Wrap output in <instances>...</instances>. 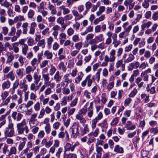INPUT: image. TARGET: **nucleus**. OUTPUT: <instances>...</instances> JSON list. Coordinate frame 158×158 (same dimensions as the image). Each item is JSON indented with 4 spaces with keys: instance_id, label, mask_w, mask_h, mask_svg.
I'll return each mask as SVG.
<instances>
[{
    "instance_id": "obj_22",
    "label": "nucleus",
    "mask_w": 158,
    "mask_h": 158,
    "mask_svg": "<svg viewBox=\"0 0 158 158\" xmlns=\"http://www.w3.org/2000/svg\"><path fill=\"white\" fill-rule=\"evenodd\" d=\"M84 74L82 72H80L78 74V76L77 77L74 79L75 83L76 84L79 83L80 81L81 80Z\"/></svg>"
},
{
    "instance_id": "obj_57",
    "label": "nucleus",
    "mask_w": 158,
    "mask_h": 158,
    "mask_svg": "<svg viewBox=\"0 0 158 158\" xmlns=\"http://www.w3.org/2000/svg\"><path fill=\"white\" fill-rule=\"evenodd\" d=\"M56 69L55 67L52 65L50 68L49 69V74L50 75L52 76L56 72Z\"/></svg>"
},
{
    "instance_id": "obj_27",
    "label": "nucleus",
    "mask_w": 158,
    "mask_h": 158,
    "mask_svg": "<svg viewBox=\"0 0 158 158\" xmlns=\"http://www.w3.org/2000/svg\"><path fill=\"white\" fill-rule=\"evenodd\" d=\"M17 152V149L15 146L11 147L10 149L7 156L10 157L12 154H16Z\"/></svg>"
},
{
    "instance_id": "obj_53",
    "label": "nucleus",
    "mask_w": 158,
    "mask_h": 158,
    "mask_svg": "<svg viewBox=\"0 0 158 158\" xmlns=\"http://www.w3.org/2000/svg\"><path fill=\"white\" fill-rule=\"evenodd\" d=\"M137 92L138 91L137 89L135 88H134L132 91H131L129 95V96L131 98H133L136 95Z\"/></svg>"
},
{
    "instance_id": "obj_9",
    "label": "nucleus",
    "mask_w": 158,
    "mask_h": 158,
    "mask_svg": "<svg viewBox=\"0 0 158 158\" xmlns=\"http://www.w3.org/2000/svg\"><path fill=\"white\" fill-rule=\"evenodd\" d=\"M83 56L80 54H78L76 58L75 61L76 62V64L77 66H81L83 64Z\"/></svg>"
},
{
    "instance_id": "obj_5",
    "label": "nucleus",
    "mask_w": 158,
    "mask_h": 158,
    "mask_svg": "<svg viewBox=\"0 0 158 158\" xmlns=\"http://www.w3.org/2000/svg\"><path fill=\"white\" fill-rule=\"evenodd\" d=\"M49 76V74L47 73L45 74L42 75V77L44 79V84L49 85L51 87H52L55 83L53 82H51V81H49L50 78Z\"/></svg>"
},
{
    "instance_id": "obj_59",
    "label": "nucleus",
    "mask_w": 158,
    "mask_h": 158,
    "mask_svg": "<svg viewBox=\"0 0 158 158\" xmlns=\"http://www.w3.org/2000/svg\"><path fill=\"white\" fill-rule=\"evenodd\" d=\"M83 46V44L82 42H80L78 43H76L75 44V47L79 51L80 49Z\"/></svg>"
},
{
    "instance_id": "obj_26",
    "label": "nucleus",
    "mask_w": 158,
    "mask_h": 158,
    "mask_svg": "<svg viewBox=\"0 0 158 158\" xmlns=\"http://www.w3.org/2000/svg\"><path fill=\"white\" fill-rule=\"evenodd\" d=\"M114 151L117 153H123L124 152L123 149V148L120 147L118 145H117L115 146Z\"/></svg>"
},
{
    "instance_id": "obj_61",
    "label": "nucleus",
    "mask_w": 158,
    "mask_h": 158,
    "mask_svg": "<svg viewBox=\"0 0 158 158\" xmlns=\"http://www.w3.org/2000/svg\"><path fill=\"white\" fill-rule=\"evenodd\" d=\"M62 93L64 95H68L70 93V90L68 88H63Z\"/></svg>"
},
{
    "instance_id": "obj_62",
    "label": "nucleus",
    "mask_w": 158,
    "mask_h": 158,
    "mask_svg": "<svg viewBox=\"0 0 158 158\" xmlns=\"http://www.w3.org/2000/svg\"><path fill=\"white\" fill-rule=\"evenodd\" d=\"M72 41L74 42H76L80 40V39L78 35H73L72 38Z\"/></svg>"
},
{
    "instance_id": "obj_42",
    "label": "nucleus",
    "mask_w": 158,
    "mask_h": 158,
    "mask_svg": "<svg viewBox=\"0 0 158 158\" xmlns=\"http://www.w3.org/2000/svg\"><path fill=\"white\" fill-rule=\"evenodd\" d=\"M16 31V29L15 27L13 26L11 27L10 32L8 34V35L10 36H12L14 35L15 34Z\"/></svg>"
},
{
    "instance_id": "obj_28",
    "label": "nucleus",
    "mask_w": 158,
    "mask_h": 158,
    "mask_svg": "<svg viewBox=\"0 0 158 158\" xmlns=\"http://www.w3.org/2000/svg\"><path fill=\"white\" fill-rule=\"evenodd\" d=\"M91 75L89 74L87 75L85 78L86 82H87V86L89 87H90L93 82V80L92 79V77L91 78Z\"/></svg>"
},
{
    "instance_id": "obj_63",
    "label": "nucleus",
    "mask_w": 158,
    "mask_h": 158,
    "mask_svg": "<svg viewBox=\"0 0 158 158\" xmlns=\"http://www.w3.org/2000/svg\"><path fill=\"white\" fill-rule=\"evenodd\" d=\"M78 99L77 98H75L73 99L70 103V106L71 107L75 106L77 104V102Z\"/></svg>"
},
{
    "instance_id": "obj_17",
    "label": "nucleus",
    "mask_w": 158,
    "mask_h": 158,
    "mask_svg": "<svg viewBox=\"0 0 158 158\" xmlns=\"http://www.w3.org/2000/svg\"><path fill=\"white\" fill-rule=\"evenodd\" d=\"M102 70V69L100 68L97 70V73H95V75H94L92 77V79L94 81L95 79H97V82H98L100 80V72Z\"/></svg>"
},
{
    "instance_id": "obj_2",
    "label": "nucleus",
    "mask_w": 158,
    "mask_h": 158,
    "mask_svg": "<svg viewBox=\"0 0 158 158\" xmlns=\"http://www.w3.org/2000/svg\"><path fill=\"white\" fill-rule=\"evenodd\" d=\"M84 8V6L83 5H81L77 7L78 11L75 10H73L72 11L73 15L75 17L74 20L75 21L79 20L83 18V15L79 14V13H80L83 11Z\"/></svg>"
},
{
    "instance_id": "obj_60",
    "label": "nucleus",
    "mask_w": 158,
    "mask_h": 158,
    "mask_svg": "<svg viewBox=\"0 0 158 158\" xmlns=\"http://www.w3.org/2000/svg\"><path fill=\"white\" fill-rule=\"evenodd\" d=\"M64 19L62 17H60L56 19V22L58 24H63L64 23Z\"/></svg>"
},
{
    "instance_id": "obj_1",
    "label": "nucleus",
    "mask_w": 158,
    "mask_h": 158,
    "mask_svg": "<svg viewBox=\"0 0 158 158\" xmlns=\"http://www.w3.org/2000/svg\"><path fill=\"white\" fill-rule=\"evenodd\" d=\"M14 125V123L12 121H9L8 127H5L4 131L5 137H11L14 136L15 133Z\"/></svg>"
},
{
    "instance_id": "obj_7",
    "label": "nucleus",
    "mask_w": 158,
    "mask_h": 158,
    "mask_svg": "<svg viewBox=\"0 0 158 158\" xmlns=\"http://www.w3.org/2000/svg\"><path fill=\"white\" fill-rule=\"evenodd\" d=\"M79 145L78 143H76L73 145H71L70 143H67L65 146V151H70L71 152H73L75 149V147Z\"/></svg>"
},
{
    "instance_id": "obj_19",
    "label": "nucleus",
    "mask_w": 158,
    "mask_h": 158,
    "mask_svg": "<svg viewBox=\"0 0 158 158\" xmlns=\"http://www.w3.org/2000/svg\"><path fill=\"white\" fill-rule=\"evenodd\" d=\"M33 79L34 80V82L37 84L40 80L41 76L39 75L37 73H34L33 75Z\"/></svg>"
},
{
    "instance_id": "obj_40",
    "label": "nucleus",
    "mask_w": 158,
    "mask_h": 158,
    "mask_svg": "<svg viewBox=\"0 0 158 158\" xmlns=\"http://www.w3.org/2000/svg\"><path fill=\"white\" fill-rule=\"evenodd\" d=\"M44 55L46 57L47 59H51L53 56L52 52L48 50L44 52Z\"/></svg>"
},
{
    "instance_id": "obj_20",
    "label": "nucleus",
    "mask_w": 158,
    "mask_h": 158,
    "mask_svg": "<svg viewBox=\"0 0 158 158\" xmlns=\"http://www.w3.org/2000/svg\"><path fill=\"white\" fill-rule=\"evenodd\" d=\"M37 26L35 22H33L31 24V27L29 29V33L30 34L33 35L35 32V27Z\"/></svg>"
},
{
    "instance_id": "obj_48",
    "label": "nucleus",
    "mask_w": 158,
    "mask_h": 158,
    "mask_svg": "<svg viewBox=\"0 0 158 158\" xmlns=\"http://www.w3.org/2000/svg\"><path fill=\"white\" fill-rule=\"evenodd\" d=\"M106 97L107 95L105 93H103L102 94L101 100L103 104H104L106 102L107 100Z\"/></svg>"
},
{
    "instance_id": "obj_56",
    "label": "nucleus",
    "mask_w": 158,
    "mask_h": 158,
    "mask_svg": "<svg viewBox=\"0 0 158 158\" xmlns=\"http://www.w3.org/2000/svg\"><path fill=\"white\" fill-rule=\"evenodd\" d=\"M152 19L154 21H156L158 20V12H154L152 15Z\"/></svg>"
},
{
    "instance_id": "obj_50",
    "label": "nucleus",
    "mask_w": 158,
    "mask_h": 158,
    "mask_svg": "<svg viewBox=\"0 0 158 158\" xmlns=\"http://www.w3.org/2000/svg\"><path fill=\"white\" fill-rule=\"evenodd\" d=\"M9 95V93L8 91H5L2 93L1 95V97L2 101H4L6 98H7Z\"/></svg>"
},
{
    "instance_id": "obj_44",
    "label": "nucleus",
    "mask_w": 158,
    "mask_h": 158,
    "mask_svg": "<svg viewBox=\"0 0 158 158\" xmlns=\"http://www.w3.org/2000/svg\"><path fill=\"white\" fill-rule=\"evenodd\" d=\"M35 15V11L32 9H30L27 12V17L28 19H31Z\"/></svg>"
},
{
    "instance_id": "obj_58",
    "label": "nucleus",
    "mask_w": 158,
    "mask_h": 158,
    "mask_svg": "<svg viewBox=\"0 0 158 158\" xmlns=\"http://www.w3.org/2000/svg\"><path fill=\"white\" fill-rule=\"evenodd\" d=\"M147 0H144L142 4V6L144 8H148L149 6V3L147 1Z\"/></svg>"
},
{
    "instance_id": "obj_54",
    "label": "nucleus",
    "mask_w": 158,
    "mask_h": 158,
    "mask_svg": "<svg viewBox=\"0 0 158 158\" xmlns=\"http://www.w3.org/2000/svg\"><path fill=\"white\" fill-rule=\"evenodd\" d=\"M98 125L102 128H104L105 130L108 127L107 124L105 120H104L102 123H99Z\"/></svg>"
},
{
    "instance_id": "obj_51",
    "label": "nucleus",
    "mask_w": 158,
    "mask_h": 158,
    "mask_svg": "<svg viewBox=\"0 0 158 158\" xmlns=\"http://www.w3.org/2000/svg\"><path fill=\"white\" fill-rule=\"evenodd\" d=\"M37 45L39 47H41L42 48H44L45 46V42L44 39H42L39 41L37 43Z\"/></svg>"
},
{
    "instance_id": "obj_25",
    "label": "nucleus",
    "mask_w": 158,
    "mask_h": 158,
    "mask_svg": "<svg viewBox=\"0 0 158 158\" xmlns=\"http://www.w3.org/2000/svg\"><path fill=\"white\" fill-rule=\"evenodd\" d=\"M0 4L6 8H8L11 6L7 0H0Z\"/></svg>"
},
{
    "instance_id": "obj_14",
    "label": "nucleus",
    "mask_w": 158,
    "mask_h": 158,
    "mask_svg": "<svg viewBox=\"0 0 158 158\" xmlns=\"http://www.w3.org/2000/svg\"><path fill=\"white\" fill-rule=\"evenodd\" d=\"M53 79L56 83L59 82L61 80L62 77L60 75L59 71H57L53 76Z\"/></svg>"
},
{
    "instance_id": "obj_4",
    "label": "nucleus",
    "mask_w": 158,
    "mask_h": 158,
    "mask_svg": "<svg viewBox=\"0 0 158 158\" xmlns=\"http://www.w3.org/2000/svg\"><path fill=\"white\" fill-rule=\"evenodd\" d=\"M116 51L114 49H112L110 52V56L106 55L105 57L110 62H114L116 59L115 56Z\"/></svg>"
},
{
    "instance_id": "obj_38",
    "label": "nucleus",
    "mask_w": 158,
    "mask_h": 158,
    "mask_svg": "<svg viewBox=\"0 0 158 158\" xmlns=\"http://www.w3.org/2000/svg\"><path fill=\"white\" fill-rule=\"evenodd\" d=\"M26 123L25 119H23L22 121L20 123H18L16 125L17 130L26 125Z\"/></svg>"
},
{
    "instance_id": "obj_45",
    "label": "nucleus",
    "mask_w": 158,
    "mask_h": 158,
    "mask_svg": "<svg viewBox=\"0 0 158 158\" xmlns=\"http://www.w3.org/2000/svg\"><path fill=\"white\" fill-rule=\"evenodd\" d=\"M64 44V47H67L68 46H70L71 47H72L73 45V43H72L71 41L69 40H68L65 41V40Z\"/></svg>"
},
{
    "instance_id": "obj_18",
    "label": "nucleus",
    "mask_w": 158,
    "mask_h": 158,
    "mask_svg": "<svg viewBox=\"0 0 158 158\" xmlns=\"http://www.w3.org/2000/svg\"><path fill=\"white\" fill-rule=\"evenodd\" d=\"M32 143L31 142H27L26 144L27 147L24 149L21 152V153L23 154H25L28 153L29 149L32 147Z\"/></svg>"
},
{
    "instance_id": "obj_41",
    "label": "nucleus",
    "mask_w": 158,
    "mask_h": 158,
    "mask_svg": "<svg viewBox=\"0 0 158 158\" xmlns=\"http://www.w3.org/2000/svg\"><path fill=\"white\" fill-rule=\"evenodd\" d=\"M99 131V129L97 128L94 132H91L88 134V136H93L94 137H96L98 135Z\"/></svg>"
},
{
    "instance_id": "obj_47",
    "label": "nucleus",
    "mask_w": 158,
    "mask_h": 158,
    "mask_svg": "<svg viewBox=\"0 0 158 158\" xmlns=\"http://www.w3.org/2000/svg\"><path fill=\"white\" fill-rule=\"evenodd\" d=\"M141 76L144 81H148L149 76L145 73H142L141 74Z\"/></svg>"
},
{
    "instance_id": "obj_23",
    "label": "nucleus",
    "mask_w": 158,
    "mask_h": 158,
    "mask_svg": "<svg viewBox=\"0 0 158 158\" xmlns=\"http://www.w3.org/2000/svg\"><path fill=\"white\" fill-rule=\"evenodd\" d=\"M28 26V23L27 22L24 23L22 24V28L23 33L24 35H26L27 32V27Z\"/></svg>"
},
{
    "instance_id": "obj_24",
    "label": "nucleus",
    "mask_w": 158,
    "mask_h": 158,
    "mask_svg": "<svg viewBox=\"0 0 158 158\" xmlns=\"http://www.w3.org/2000/svg\"><path fill=\"white\" fill-rule=\"evenodd\" d=\"M48 8L51 11V13L52 15H55L56 14L57 11L56 7L53 5L49 3Z\"/></svg>"
},
{
    "instance_id": "obj_43",
    "label": "nucleus",
    "mask_w": 158,
    "mask_h": 158,
    "mask_svg": "<svg viewBox=\"0 0 158 158\" xmlns=\"http://www.w3.org/2000/svg\"><path fill=\"white\" fill-rule=\"evenodd\" d=\"M22 53L24 55L27 54V51L28 50V47L27 44H24L22 46Z\"/></svg>"
},
{
    "instance_id": "obj_29",
    "label": "nucleus",
    "mask_w": 158,
    "mask_h": 158,
    "mask_svg": "<svg viewBox=\"0 0 158 158\" xmlns=\"http://www.w3.org/2000/svg\"><path fill=\"white\" fill-rule=\"evenodd\" d=\"M23 69H17L15 71L16 75L20 78L22 77L24 75V73Z\"/></svg>"
},
{
    "instance_id": "obj_6",
    "label": "nucleus",
    "mask_w": 158,
    "mask_h": 158,
    "mask_svg": "<svg viewBox=\"0 0 158 158\" xmlns=\"http://www.w3.org/2000/svg\"><path fill=\"white\" fill-rule=\"evenodd\" d=\"M23 115L21 113H17L16 111H15L12 112L11 114V117L13 119L17 122L20 121L22 119Z\"/></svg>"
},
{
    "instance_id": "obj_37",
    "label": "nucleus",
    "mask_w": 158,
    "mask_h": 158,
    "mask_svg": "<svg viewBox=\"0 0 158 158\" xmlns=\"http://www.w3.org/2000/svg\"><path fill=\"white\" fill-rule=\"evenodd\" d=\"M152 24V22L149 21L147 23H143L141 26V29L143 30L145 28H148Z\"/></svg>"
},
{
    "instance_id": "obj_16",
    "label": "nucleus",
    "mask_w": 158,
    "mask_h": 158,
    "mask_svg": "<svg viewBox=\"0 0 158 158\" xmlns=\"http://www.w3.org/2000/svg\"><path fill=\"white\" fill-rule=\"evenodd\" d=\"M123 63L122 59L118 60L116 63V67L117 68H118L121 66L122 71H123L125 70V65L124 64H123Z\"/></svg>"
},
{
    "instance_id": "obj_31",
    "label": "nucleus",
    "mask_w": 158,
    "mask_h": 158,
    "mask_svg": "<svg viewBox=\"0 0 158 158\" xmlns=\"http://www.w3.org/2000/svg\"><path fill=\"white\" fill-rule=\"evenodd\" d=\"M55 84H54V85H53L52 87H51L50 86H49L50 87L47 88L44 91V94L45 96H48L52 92V89L54 87Z\"/></svg>"
},
{
    "instance_id": "obj_10",
    "label": "nucleus",
    "mask_w": 158,
    "mask_h": 158,
    "mask_svg": "<svg viewBox=\"0 0 158 158\" xmlns=\"http://www.w3.org/2000/svg\"><path fill=\"white\" fill-rule=\"evenodd\" d=\"M59 40L60 44L62 45L64 44L65 40L66 39V35L63 32L59 34Z\"/></svg>"
},
{
    "instance_id": "obj_3",
    "label": "nucleus",
    "mask_w": 158,
    "mask_h": 158,
    "mask_svg": "<svg viewBox=\"0 0 158 158\" xmlns=\"http://www.w3.org/2000/svg\"><path fill=\"white\" fill-rule=\"evenodd\" d=\"M78 123H75L73 124L72 127V136L73 138H76L78 134Z\"/></svg>"
},
{
    "instance_id": "obj_32",
    "label": "nucleus",
    "mask_w": 158,
    "mask_h": 158,
    "mask_svg": "<svg viewBox=\"0 0 158 158\" xmlns=\"http://www.w3.org/2000/svg\"><path fill=\"white\" fill-rule=\"evenodd\" d=\"M117 37H116V35L114 34L113 36V44H114V47L115 48H117L120 43V41H117Z\"/></svg>"
},
{
    "instance_id": "obj_34",
    "label": "nucleus",
    "mask_w": 158,
    "mask_h": 158,
    "mask_svg": "<svg viewBox=\"0 0 158 158\" xmlns=\"http://www.w3.org/2000/svg\"><path fill=\"white\" fill-rule=\"evenodd\" d=\"M35 67L34 69L31 66H27L25 69V72L27 74H30L31 72H33L35 69Z\"/></svg>"
},
{
    "instance_id": "obj_21",
    "label": "nucleus",
    "mask_w": 158,
    "mask_h": 158,
    "mask_svg": "<svg viewBox=\"0 0 158 158\" xmlns=\"http://www.w3.org/2000/svg\"><path fill=\"white\" fill-rule=\"evenodd\" d=\"M7 58L6 60V63L10 64L14 59V55L10 53L9 55L7 54Z\"/></svg>"
},
{
    "instance_id": "obj_33",
    "label": "nucleus",
    "mask_w": 158,
    "mask_h": 158,
    "mask_svg": "<svg viewBox=\"0 0 158 158\" xmlns=\"http://www.w3.org/2000/svg\"><path fill=\"white\" fill-rule=\"evenodd\" d=\"M135 58L134 56L131 53L129 55V56L127 58L124 60V63H128L132 61Z\"/></svg>"
},
{
    "instance_id": "obj_55",
    "label": "nucleus",
    "mask_w": 158,
    "mask_h": 158,
    "mask_svg": "<svg viewBox=\"0 0 158 158\" xmlns=\"http://www.w3.org/2000/svg\"><path fill=\"white\" fill-rule=\"evenodd\" d=\"M47 20L49 23H53L55 21L56 17L53 15L50 16L48 17Z\"/></svg>"
},
{
    "instance_id": "obj_49",
    "label": "nucleus",
    "mask_w": 158,
    "mask_h": 158,
    "mask_svg": "<svg viewBox=\"0 0 158 158\" xmlns=\"http://www.w3.org/2000/svg\"><path fill=\"white\" fill-rule=\"evenodd\" d=\"M150 132L154 135H156L158 133V127H155L151 128L149 130Z\"/></svg>"
},
{
    "instance_id": "obj_15",
    "label": "nucleus",
    "mask_w": 158,
    "mask_h": 158,
    "mask_svg": "<svg viewBox=\"0 0 158 158\" xmlns=\"http://www.w3.org/2000/svg\"><path fill=\"white\" fill-rule=\"evenodd\" d=\"M26 81L25 80H23V82L19 84V87L21 89H23V91L24 92H26L27 89L28 85L26 84Z\"/></svg>"
},
{
    "instance_id": "obj_11",
    "label": "nucleus",
    "mask_w": 158,
    "mask_h": 158,
    "mask_svg": "<svg viewBox=\"0 0 158 158\" xmlns=\"http://www.w3.org/2000/svg\"><path fill=\"white\" fill-rule=\"evenodd\" d=\"M18 133L19 134H22L23 133L24 131H25V134H27L29 132V129L28 126L27 125L22 127L17 130Z\"/></svg>"
},
{
    "instance_id": "obj_46",
    "label": "nucleus",
    "mask_w": 158,
    "mask_h": 158,
    "mask_svg": "<svg viewBox=\"0 0 158 158\" xmlns=\"http://www.w3.org/2000/svg\"><path fill=\"white\" fill-rule=\"evenodd\" d=\"M11 99V97L10 96L8 97L7 98L5 99L3 101V102L1 104L2 106H7L10 102Z\"/></svg>"
},
{
    "instance_id": "obj_64",
    "label": "nucleus",
    "mask_w": 158,
    "mask_h": 158,
    "mask_svg": "<svg viewBox=\"0 0 158 158\" xmlns=\"http://www.w3.org/2000/svg\"><path fill=\"white\" fill-rule=\"evenodd\" d=\"M44 129L47 134H49L51 131V126L50 124H48V125H46L44 127Z\"/></svg>"
},
{
    "instance_id": "obj_35",
    "label": "nucleus",
    "mask_w": 158,
    "mask_h": 158,
    "mask_svg": "<svg viewBox=\"0 0 158 158\" xmlns=\"http://www.w3.org/2000/svg\"><path fill=\"white\" fill-rule=\"evenodd\" d=\"M69 74L68 73L64 75L63 77V79L64 80V81L65 82L69 83H71L72 82V79L69 78Z\"/></svg>"
},
{
    "instance_id": "obj_8",
    "label": "nucleus",
    "mask_w": 158,
    "mask_h": 158,
    "mask_svg": "<svg viewBox=\"0 0 158 158\" xmlns=\"http://www.w3.org/2000/svg\"><path fill=\"white\" fill-rule=\"evenodd\" d=\"M124 5L127 7V8L129 6V10L132 9L134 7L135 2L133 0H125L124 2Z\"/></svg>"
},
{
    "instance_id": "obj_39",
    "label": "nucleus",
    "mask_w": 158,
    "mask_h": 158,
    "mask_svg": "<svg viewBox=\"0 0 158 158\" xmlns=\"http://www.w3.org/2000/svg\"><path fill=\"white\" fill-rule=\"evenodd\" d=\"M58 67L59 69H61L63 72H65L67 68L64 65V63L62 62H60L58 64Z\"/></svg>"
},
{
    "instance_id": "obj_52",
    "label": "nucleus",
    "mask_w": 158,
    "mask_h": 158,
    "mask_svg": "<svg viewBox=\"0 0 158 158\" xmlns=\"http://www.w3.org/2000/svg\"><path fill=\"white\" fill-rule=\"evenodd\" d=\"M19 85V80L17 79L15 80L14 82L12 88V89H15L18 87Z\"/></svg>"
},
{
    "instance_id": "obj_13",
    "label": "nucleus",
    "mask_w": 158,
    "mask_h": 158,
    "mask_svg": "<svg viewBox=\"0 0 158 158\" xmlns=\"http://www.w3.org/2000/svg\"><path fill=\"white\" fill-rule=\"evenodd\" d=\"M10 85L11 82L9 80H7L2 83V89L3 90L8 89L10 87Z\"/></svg>"
},
{
    "instance_id": "obj_30",
    "label": "nucleus",
    "mask_w": 158,
    "mask_h": 158,
    "mask_svg": "<svg viewBox=\"0 0 158 158\" xmlns=\"http://www.w3.org/2000/svg\"><path fill=\"white\" fill-rule=\"evenodd\" d=\"M37 85L34 82L32 83L30 86V90L34 92H36L39 89V86L36 85Z\"/></svg>"
},
{
    "instance_id": "obj_12",
    "label": "nucleus",
    "mask_w": 158,
    "mask_h": 158,
    "mask_svg": "<svg viewBox=\"0 0 158 158\" xmlns=\"http://www.w3.org/2000/svg\"><path fill=\"white\" fill-rule=\"evenodd\" d=\"M4 77L6 79H10V81H13L15 79V76L14 75L13 72L12 71H10L7 74L4 75Z\"/></svg>"
},
{
    "instance_id": "obj_36",
    "label": "nucleus",
    "mask_w": 158,
    "mask_h": 158,
    "mask_svg": "<svg viewBox=\"0 0 158 158\" xmlns=\"http://www.w3.org/2000/svg\"><path fill=\"white\" fill-rule=\"evenodd\" d=\"M19 45L18 42H15L13 44L12 46L13 49V51L15 53H18L19 50V48L18 47Z\"/></svg>"
}]
</instances>
